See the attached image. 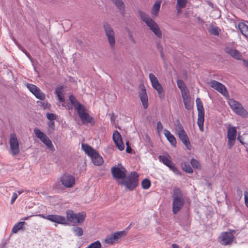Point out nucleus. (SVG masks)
Instances as JSON below:
<instances>
[{
    "instance_id": "f257e3e1",
    "label": "nucleus",
    "mask_w": 248,
    "mask_h": 248,
    "mask_svg": "<svg viewBox=\"0 0 248 248\" xmlns=\"http://www.w3.org/2000/svg\"><path fill=\"white\" fill-rule=\"evenodd\" d=\"M39 216L51 222L63 225L67 224V221L72 223H80L85 220L86 217L84 213L76 214L72 210H69L66 212V219L64 217L56 215H48L46 216L40 215Z\"/></svg>"
},
{
    "instance_id": "f03ea898",
    "label": "nucleus",
    "mask_w": 248,
    "mask_h": 248,
    "mask_svg": "<svg viewBox=\"0 0 248 248\" xmlns=\"http://www.w3.org/2000/svg\"><path fill=\"white\" fill-rule=\"evenodd\" d=\"M172 212L177 214L183 207L188 199L183 194L180 188L174 187L172 192Z\"/></svg>"
},
{
    "instance_id": "7ed1b4c3",
    "label": "nucleus",
    "mask_w": 248,
    "mask_h": 248,
    "mask_svg": "<svg viewBox=\"0 0 248 248\" xmlns=\"http://www.w3.org/2000/svg\"><path fill=\"white\" fill-rule=\"evenodd\" d=\"M138 13L141 20L145 23L155 35L157 37L161 38L162 36V32L157 23L144 12L139 10Z\"/></svg>"
},
{
    "instance_id": "20e7f679",
    "label": "nucleus",
    "mask_w": 248,
    "mask_h": 248,
    "mask_svg": "<svg viewBox=\"0 0 248 248\" xmlns=\"http://www.w3.org/2000/svg\"><path fill=\"white\" fill-rule=\"evenodd\" d=\"M125 179L119 182V184L124 186L129 190H134L138 185L139 174L133 171Z\"/></svg>"
},
{
    "instance_id": "39448f33",
    "label": "nucleus",
    "mask_w": 248,
    "mask_h": 248,
    "mask_svg": "<svg viewBox=\"0 0 248 248\" xmlns=\"http://www.w3.org/2000/svg\"><path fill=\"white\" fill-rule=\"evenodd\" d=\"M103 27L110 48L113 49L116 45L115 32L110 25L107 22L104 24Z\"/></svg>"
},
{
    "instance_id": "423d86ee",
    "label": "nucleus",
    "mask_w": 248,
    "mask_h": 248,
    "mask_svg": "<svg viewBox=\"0 0 248 248\" xmlns=\"http://www.w3.org/2000/svg\"><path fill=\"white\" fill-rule=\"evenodd\" d=\"M229 104L232 110L237 114L243 117H246L248 116V112L238 101L231 99L229 101Z\"/></svg>"
},
{
    "instance_id": "0eeeda50",
    "label": "nucleus",
    "mask_w": 248,
    "mask_h": 248,
    "mask_svg": "<svg viewBox=\"0 0 248 248\" xmlns=\"http://www.w3.org/2000/svg\"><path fill=\"white\" fill-rule=\"evenodd\" d=\"M33 132L36 136L40 139V140L46 145V146L51 151L54 150V147L52 143L51 140L40 129L35 128Z\"/></svg>"
},
{
    "instance_id": "6e6552de",
    "label": "nucleus",
    "mask_w": 248,
    "mask_h": 248,
    "mask_svg": "<svg viewBox=\"0 0 248 248\" xmlns=\"http://www.w3.org/2000/svg\"><path fill=\"white\" fill-rule=\"evenodd\" d=\"M126 235V232L125 231L117 232L109 235H108L105 238V241L107 244L113 245L119 242Z\"/></svg>"
},
{
    "instance_id": "1a4fd4ad",
    "label": "nucleus",
    "mask_w": 248,
    "mask_h": 248,
    "mask_svg": "<svg viewBox=\"0 0 248 248\" xmlns=\"http://www.w3.org/2000/svg\"><path fill=\"white\" fill-rule=\"evenodd\" d=\"M9 144L11 154L14 156L18 154L20 152L19 143L16 136L15 133L10 134Z\"/></svg>"
},
{
    "instance_id": "9d476101",
    "label": "nucleus",
    "mask_w": 248,
    "mask_h": 248,
    "mask_svg": "<svg viewBox=\"0 0 248 248\" xmlns=\"http://www.w3.org/2000/svg\"><path fill=\"white\" fill-rule=\"evenodd\" d=\"M219 242L223 245H229L232 244L234 239L232 232H222L219 238Z\"/></svg>"
},
{
    "instance_id": "9b49d317",
    "label": "nucleus",
    "mask_w": 248,
    "mask_h": 248,
    "mask_svg": "<svg viewBox=\"0 0 248 248\" xmlns=\"http://www.w3.org/2000/svg\"><path fill=\"white\" fill-rule=\"evenodd\" d=\"M26 87L36 98L41 100H44L45 99V94L42 92L41 90L36 85L30 83H27L26 84Z\"/></svg>"
},
{
    "instance_id": "f8f14e48",
    "label": "nucleus",
    "mask_w": 248,
    "mask_h": 248,
    "mask_svg": "<svg viewBox=\"0 0 248 248\" xmlns=\"http://www.w3.org/2000/svg\"><path fill=\"white\" fill-rule=\"evenodd\" d=\"M77 112L83 124L85 123H90L92 124H94L93 118L85 112V109L83 107L78 110Z\"/></svg>"
},
{
    "instance_id": "ddd939ff",
    "label": "nucleus",
    "mask_w": 248,
    "mask_h": 248,
    "mask_svg": "<svg viewBox=\"0 0 248 248\" xmlns=\"http://www.w3.org/2000/svg\"><path fill=\"white\" fill-rule=\"evenodd\" d=\"M112 176L115 179H124L126 177V170L124 167L121 168L113 167L111 169Z\"/></svg>"
},
{
    "instance_id": "4468645a",
    "label": "nucleus",
    "mask_w": 248,
    "mask_h": 248,
    "mask_svg": "<svg viewBox=\"0 0 248 248\" xmlns=\"http://www.w3.org/2000/svg\"><path fill=\"white\" fill-rule=\"evenodd\" d=\"M62 185L67 188L72 187L75 184V178L71 175L64 174L60 179Z\"/></svg>"
},
{
    "instance_id": "2eb2a0df",
    "label": "nucleus",
    "mask_w": 248,
    "mask_h": 248,
    "mask_svg": "<svg viewBox=\"0 0 248 248\" xmlns=\"http://www.w3.org/2000/svg\"><path fill=\"white\" fill-rule=\"evenodd\" d=\"M211 87L223 95L226 96L228 94V92L226 87L222 83L215 80H212L209 83Z\"/></svg>"
},
{
    "instance_id": "dca6fc26",
    "label": "nucleus",
    "mask_w": 248,
    "mask_h": 248,
    "mask_svg": "<svg viewBox=\"0 0 248 248\" xmlns=\"http://www.w3.org/2000/svg\"><path fill=\"white\" fill-rule=\"evenodd\" d=\"M113 140L117 148L122 151L124 148V144L122 141L121 134L117 130H115L113 134Z\"/></svg>"
},
{
    "instance_id": "f3484780",
    "label": "nucleus",
    "mask_w": 248,
    "mask_h": 248,
    "mask_svg": "<svg viewBox=\"0 0 248 248\" xmlns=\"http://www.w3.org/2000/svg\"><path fill=\"white\" fill-rule=\"evenodd\" d=\"M139 97L144 109H147L148 107V98L146 93V89L144 87L140 89L139 92Z\"/></svg>"
},
{
    "instance_id": "a211bd4d",
    "label": "nucleus",
    "mask_w": 248,
    "mask_h": 248,
    "mask_svg": "<svg viewBox=\"0 0 248 248\" xmlns=\"http://www.w3.org/2000/svg\"><path fill=\"white\" fill-rule=\"evenodd\" d=\"M177 135L182 142L186 146V148L190 150L191 147L190 143L188 137L185 131L178 133Z\"/></svg>"
},
{
    "instance_id": "6ab92c4d",
    "label": "nucleus",
    "mask_w": 248,
    "mask_h": 248,
    "mask_svg": "<svg viewBox=\"0 0 248 248\" xmlns=\"http://www.w3.org/2000/svg\"><path fill=\"white\" fill-rule=\"evenodd\" d=\"M237 134L236 128L235 126H232L230 124L228 125L227 130V138L229 140H235Z\"/></svg>"
},
{
    "instance_id": "aec40b11",
    "label": "nucleus",
    "mask_w": 248,
    "mask_h": 248,
    "mask_svg": "<svg viewBox=\"0 0 248 248\" xmlns=\"http://www.w3.org/2000/svg\"><path fill=\"white\" fill-rule=\"evenodd\" d=\"M149 78L151 82L152 87L155 90L162 87L159 82L157 78L153 73L149 74Z\"/></svg>"
},
{
    "instance_id": "412c9836",
    "label": "nucleus",
    "mask_w": 248,
    "mask_h": 248,
    "mask_svg": "<svg viewBox=\"0 0 248 248\" xmlns=\"http://www.w3.org/2000/svg\"><path fill=\"white\" fill-rule=\"evenodd\" d=\"M90 157L92 158L93 163L95 165L100 166L103 163V159L102 157L96 151H95Z\"/></svg>"
},
{
    "instance_id": "4be33fe9",
    "label": "nucleus",
    "mask_w": 248,
    "mask_h": 248,
    "mask_svg": "<svg viewBox=\"0 0 248 248\" xmlns=\"http://www.w3.org/2000/svg\"><path fill=\"white\" fill-rule=\"evenodd\" d=\"M164 134L167 140L170 142L172 146H175L176 140L175 137L171 134L170 132L167 129L164 130Z\"/></svg>"
},
{
    "instance_id": "5701e85b",
    "label": "nucleus",
    "mask_w": 248,
    "mask_h": 248,
    "mask_svg": "<svg viewBox=\"0 0 248 248\" xmlns=\"http://www.w3.org/2000/svg\"><path fill=\"white\" fill-rule=\"evenodd\" d=\"M225 50L226 53L231 55L234 58L237 60H240L241 59V56L238 51L236 49L230 47H226Z\"/></svg>"
},
{
    "instance_id": "b1692460",
    "label": "nucleus",
    "mask_w": 248,
    "mask_h": 248,
    "mask_svg": "<svg viewBox=\"0 0 248 248\" xmlns=\"http://www.w3.org/2000/svg\"><path fill=\"white\" fill-rule=\"evenodd\" d=\"M158 159L160 162H162L166 166H169V164L172 162L171 157L168 153L164 155H159Z\"/></svg>"
},
{
    "instance_id": "393cba45",
    "label": "nucleus",
    "mask_w": 248,
    "mask_h": 248,
    "mask_svg": "<svg viewBox=\"0 0 248 248\" xmlns=\"http://www.w3.org/2000/svg\"><path fill=\"white\" fill-rule=\"evenodd\" d=\"M204 121V113H199L198 115L197 124L201 131L204 130L203 123Z\"/></svg>"
},
{
    "instance_id": "a878e982",
    "label": "nucleus",
    "mask_w": 248,
    "mask_h": 248,
    "mask_svg": "<svg viewBox=\"0 0 248 248\" xmlns=\"http://www.w3.org/2000/svg\"><path fill=\"white\" fill-rule=\"evenodd\" d=\"M122 14H124V4L122 0H111Z\"/></svg>"
},
{
    "instance_id": "bb28decb",
    "label": "nucleus",
    "mask_w": 248,
    "mask_h": 248,
    "mask_svg": "<svg viewBox=\"0 0 248 248\" xmlns=\"http://www.w3.org/2000/svg\"><path fill=\"white\" fill-rule=\"evenodd\" d=\"M69 99L77 111L83 107L78 101L77 100L76 98L73 95H70L69 96Z\"/></svg>"
},
{
    "instance_id": "cd10ccee",
    "label": "nucleus",
    "mask_w": 248,
    "mask_h": 248,
    "mask_svg": "<svg viewBox=\"0 0 248 248\" xmlns=\"http://www.w3.org/2000/svg\"><path fill=\"white\" fill-rule=\"evenodd\" d=\"M238 27L242 34L248 38V26L244 23H239Z\"/></svg>"
},
{
    "instance_id": "c85d7f7f",
    "label": "nucleus",
    "mask_w": 248,
    "mask_h": 248,
    "mask_svg": "<svg viewBox=\"0 0 248 248\" xmlns=\"http://www.w3.org/2000/svg\"><path fill=\"white\" fill-rule=\"evenodd\" d=\"M82 149L84 150L85 153L87 154L88 155H89V156L92 155L96 151L90 146L88 145L87 144H82Z\"/></svg>"
},
{
    "instance_id": "c756f323",
    "label": "nucleus",
    "mask_w": 248,
    "mask_h": 248,
    "mask_svg": "<svg viewBox=\"0 0 248 248\" xmlns=\"http://www.w3.org/2000/svg\"><path fill=\"white\" fill-rule=\"evenodd\" d=\"M26 224L24 221H20L16 223L12 228V232L14 233H17L19 230L22 229L23 226Z\"/></svg>"
},
{
    "instance_id": "7c9ffc66",
    "label": "nucleus",
    "mask_w": 248,
    "mask_h": 248,
    "mask_svg": "<svg viewBox=\"0 0 248 248\" xmlns=\"http://www.w3.org/2000/svg\"><path fill=\"white\" fill-rule=\"evenodd\" d=\"M196 103L198 113H204L202 103L199 98H197Z\"/></svg>"
},
{
    "instance_id": "2f4dec72",
    "label": "nucleus",
    "mask_w": 248,
    "mask_h": 248,
    "mask_svg": "<svg viewBox=\"0 0 248 248\" xmlns=\"http://www.w3.org/2000/svg\"><path fill=\"white\" fill-rule=\"evenodd\" d=\"M160 1H157L154 3L152 8V13L153 15H156L158 14L160 8Z\"/></svg>"
},
{
    "instance_id": "473e14b6",
    "label": "nucleus",
    "mask_w": 248,
    "mask_h": 248,
    "mask_svg": "<svg viewBox=\"0 0 248 248\" xmlns=\"http://www.w3.org/2000/svg\"><path fill=\"white\" fill-rule=\"evenodd\" d=\"M55 93L57 94L60 102H63L64 99L62 96V87H60L55 90Z\"/></svg>"
},
{
    "instance_id": "72a5a7b5",
    "label": "nucleus",
    "mask_w": 248,
    "mask_h": 248,
    "mask_svg": "<svg viewBox=\"0 0 248 248\" xmlns=\"http://www.w3.org/2000/svg\"><path fill=\"white\" fill-rule=\"evenodd\" d=\"M187 0H177L176 9H181L186 7Z\"/></svg>"
},
{
    "instance_id": "f704fd0d",
    "label": "nucleus",
    "mask_w": 248,
    "mask_h": 248,
    "mask_svg": "<svg viewBox=\"0 0 248 248\" xmlns=\"http://www.w3.org/2000/svg\"><path fill=\"white\" fill-rule=\"evenodd\" d=\"M72 231L75 235L77 236H81L83 233L82 229L79 227H75L72 228Z\"/></svg>"
},
{
    "instance_id": "c9c22d12",
    "label": "nucleus",
    "mask_w": 248,
    "mask_h": 248,
    "mask_svg": "<svg viewBox=\"0 0 248 248\" xmlns=\"http://www.w3.org/2000/svg\"><path fill=\"white\" fill-rule=\"evenodd\" d=\"M183 100L185 105V108L187 110H190L191 108L190 97L186 98L184 97V98H183Z\"/></svg>"
},
{
    "instance_id": "e433bc0d",
    "label": "nucleus",
    "mask_w": 248,
    "mask_h": 248,
    "mask_svg": "<svg viewBox=\"0 0 248 248\" xmlns=\"http://www.w3.org/2000/svg\"><path fill=\"white\" fill-rule=\"evenodd\" d=\"M142 187L144 189H148L151 186V182L148 179H144L141 182Z\"/></svg>"
},
{
    "instance_id": "4c0bfd02",
    "label": "nucleus",
    "mask_w": 248,
    "mask_h": 248,
    "mask_svg": "<svg viewBox=\"0 0 248 248\" xmlns=\"http://www.w3.org/2000/svg\"><path fill=\"white\" fill-rule=\"evenodd\" d=\"M182 169L184 171L187 173H192L193 170L192 167L188 163H184L182 166Z\"/></svg>"
},
{
    "instance_id": "58836bf2",
    "label": "nucleus",
    "mask_w": 248,
    "mask_h": 248,
    "mask_svg": "<svg viewBox=\"0 0 248 248\" xmlns=\"http://www.w3.org/2000/svg\"><path fill=\"white\" fill-rule=\"evenodd\" d=\"M156 91H157V92L158 93V96H159V98L161 100H164L165 97V92H164L163 87H162L156 90Z\"/></svg>"
},
{
    "instance_id": "ea45409f",
    "label": "nucleus",
    "mask_w": 248,
    "mask_h": 248,
    "mask_svg": "<svg viewBox=\"0 0 248 248\" xmlns=\"http://www.w3.org/2000/svg\"><path fill=\"white\" fill-rule=\"evenodd\" d=\"M175 126L176 127V130L177 134L185 131L184 129L183 126H182V125L180 123L179 121L177 120L176 121Z\"/></svg>"
},
{
    "instance_id": "a19ab883",
    "label": "nucleus",
    "mask_w": 248,
    "mask_h": 248,
    "mask_svg": "<svg viewBox=\"0 0 248 248\" xmlns=\"http://www.w3.org/2000/svg\"><path fill=\"white\" fill-rule=\"evenodd\" d=\"M102 245L100 241H96L91 243L87 248H101Z\"/></svg>"
},
{
    "instance_id": "79ce46f5",
    "label": "nucleus",
    "mask_w": 248,
    "mask_h": 248,
    "mask_svg": "<svg viewBox=\"0 0 248 248\" xmlns=\"http://www.w3.org/2000/svg\"><path fill=\"white\" fill-rule=\"evenodd\" d=\"M167 167L170 169V170L172 171L174 173L176 174H180V172L176 166L171 162L169 164V166H167Z\"/></svg>"
},
{
    "instance_id": "37998d69",
    "label": "nucleus",
    "mask_w": 248,
    "mask_h": 248,
    "mask_svg": "<svg viewBox=\"0 0 248 248\" xmlns=\"http://www.w3.org/2000/svg\"><path fill=\"white\" fill-rule=\"evenodd\" d=\"M182 98L190 97L189 95L188 90L187 87H186L183 89L180 90Z\"/></svg>"
},
{
    "instance_id": "c03bdc74",
    "label": "nucleus",
    "mask_w": 248,
    "mask_h": 248,
    "mask_svg": "<svg viewBox=\"0 0 248 248\" xmlns=\"http://www.w3.org/2000/svg\"><path fill=\"white\" fill-rule=\"evenodd\" d=\"M190 164L192 167L194 168L199 169L200 168V164L199 162L194 158H192L190 160Z\"/></svg>"
},
{
    "instance_id": "a18cd8bd",
    "label": "nucleus",
    "mask_w": 248,
    "mask_h": 248,
    "mask_svg": "<svg viewBox=\"0 0 248 248\" xmlns=\"http://www.w3.org/2000/svg\"><path fill=\"white\" fill-rule=\"evenodd\" d=\"M177 85L180 90L183 89L186 87L185 83L182 79H178L177 80Z\"/></svg>"
},
{
    "instance_id": "49530a36",
    "label": "nucleus",
    "mask_w": 248,
    "mask_h": 248,
    "mask_svg": "<svg viewBox=\"0 0 248 248\" xmlns=\"http://www.w3.org/2000/svg\"><path fill=\"white\" fill-rule=\"evenodd\" d=\"M46 116L47 119L49 121H54L56 119V116L55 114L51 113H47Z\"/></svg>"
},
{
    "instance_id": "de8ad7c7",
    "label": "nucleus",
    "mask_w": 248,
    "mask_h": 248,
    "mask_svg": "<svg viewBox=\"0 0 248 248\" xmlns=\"http://www.w3.org/2000/svg\"><path fill=\"white\" fill-rule=\"evenodd\" d=\"M163 128V125L161 124V123L160 121H158L157 123V125H156V129H157V132L160 133L162 131Z\"/></svg>"
},
{
    "instance_id": "09e8293b",
    "label": "nucleus",
    "mask_w": 248,
    "mask_h": 248,
    "mask_svg": "<svg viewBox=\"0 0 248 248\" xmlns=\"http://www.w3.org/2000/svg\"><path fill=\"white\" fill-rule=\"evenodd\" d=\"M210 32L215 35H218V31L217 28L216 27H212L210 31Z\"/></svg>"
},
{
    "instance_id": "8fccbe9b",
    "label": "nucleus",
    "mask_w": 248,
    "mask_h": 248,
    "mask_svg": "<svg viewBox=\"0 0 248 248\" xmlns=\"http://www.w3.org/2000/svg\"><path fill=\"white\" fill-rule=\"evenodd\" d=\"M245 202L246 206L248 208V191H246L244 192Z\"/></svg>"
},
{
    "instance_id": "3c124183",
    "label": "nucleus",
    "mask_w": 248,
    "mask_h": 248,
    "mask_svg": "<svg viewBox=\"0 0 248 248\" xmlns=\"http://www.w3.org/2000/svg\"><path fill=\"white\" fill-rule=\"evenodd\" d=\"M54 124H55V122H54V121H50L48 123H47V125L48 126V127L52 129V130H54Z\"/></svg>"
},
{
    "instance_id": "603ef678",
    "label": "nucleus",
    "mask_w": 248,
    "mask_h": 248,
    "mask_svg": "<svg viewBox=\"0 0 248 248\" xmlns=\"http://www.w3.org/2000/svg\"><path fill=\"white\" fill-rule=\"evenodd\" d=\"M17 197V195L16 193H14L11 200V203L12 204L14 203L16 200Z\"/></svg>"
},
{
    "instance_id": "864d4df0",
    "label": "nucleus",
    "mask_w": 248,
    "mask_h": 248,
    "mask_svg": "<svg viewBox=\"0 0 248 248\" xmlns=\"http://www.w3.org/2000/svg\"><path fill=\"white\" fill-rule=\"evenodd\" d=\"M234 143V141H233V140H228V147L229 149H231L232 146L233 145Z\"/></svg>"
},
{
    "instance_id": "5fc2aeb1",
    "label": "nucleus",
    "mask_w": 248,
    "mask_h": 248,
    "mask_svg": "<svg viewBox=\"0 0 248 248\" xmlns=\"http://www.w3.org/2000/svg\"><path fill=\"white\" fill-rule=\"evenodd\" d=\"M126 145H127V147H126V152L127 153H131V152H132L131 148L129 146V145L128 144L127 142L126 143Z\"/></svg>"
},
{
    "instance_id": "6e6d98bb",
    "label": "nucleus",
    "mask_w": 248,
    "mask_h": 248,
    "mask_svg": "<svg viewBox=\"0 0 248 248\" xmlns=\"http://www.w3.org/2000/svg\"><path fill=\"white\" fill-rule=\"evenodd\" d=\"M157 47L160 52V55H161V58L164 60V54L163 53L162 48L161 47H160L158 45H157Z\"/></svg>"
},
{
    "instance_id": "4d7b16f0",
    "label": "nucleus",
    "mask_w": 248,
    "mask_h": 248,
    "mask_svg": "<svg viewBox=\"0 0 248 248\" xmlns=\"http://www.w3.org/2000/svg\"><path fill=\"white\" fill-rule=\"evenodd\" d=\"M18 47L24 53H25L26 51V50L23 47H22L21 46L18 45Z\"/></svg>"
},
{
    "instance_id": "13d9d810",
    "label": "nucleus",
    "mask_w": 248,
    "mask_h": 248,
    "mask_svg": "<svg viewBox=\"0 0 248 248\" xmlns=\"http://www.w3.org/2000/svg\"><path fill=\"white\" fill-rule=\"evenodd\" d=\"M115 119H116V117L114 116V115L113 114H112L111 115V117H110V120H111V121L112 122H114L115 120Z\"/></svg>"
},
{
    "instance_id": "bf43d9fd",
    "label": "nucleus",
    "mask_w": 248,
    "mask_h": 248,
    "mask_svg": "<svg viewBox=\"0 0 248 248\" xmlns=\"http://www.w3.org/2000/svg\"><path fill=\"white\" fill-rule=\"evenodd\" d=\"M237 194L240 196L241 197L242 196V192L241 190H240L239 189H238L237 190Z\"/></svg>"
},
{
    "instance_id": "052dcab7",
    "label": "nucleus",
    "mask_w": 248,
    "mask_h": 248,
    "mask_svg": "<svg viewBox=\"0 0 248 248\" xmlns=\"http://www.w3.org/2000/svg\"><path fill=\"white\" fill-rule=\"evenodd\" d=\"M172 248H180V247L178 245L176 244H173L172 245Z\"/></svg>"
},
{
    "instance_id": "680f3d73",
    "label": "nucleus",
    "mask_w": 248,
    "mask_h": 248,
    "mask_svg": "<svg viewBox=\"0 0 248 248\" xmlns=\"http://www.w3.org/2000/svg\"><path fill=\"white\" fill-rule=\"evenodd\" d=\"M24 53L30 59H31L30 54L27 51Z\"/></svg>"
},
{
    "instance_id": "e2e57ef3",
    "label": "nucleus",
    "mask_w": 248,
    "mask_h": 248,
    "mask_svg": "<svg viewBox=\"0 0 248 248\" xmlns=\"http://www.w3.org/2000/svg\"><path fill=\"white\" fill-rule=\"evenodd\" d=\"M31 216H28L23 218L22 219L24 220H28Z\"/></svg>"
},
{
    "instance_id": "0e129e2a",
    "label": "nucleus",
    "mask_w": 248,
    "mask_h": 248,
    "mask_svg": "<svg viewBox=\"0 0 248 248\" xmlns=\"http://www.w3.org/2000/svg\"><path fill=\"white\" fill-rule=\"evenodd\" d=\"M245 64L246 66L248 67V60L245 61Z\"/></svg>"
},
{
    "instance_id": "69168bd1",
    "label": "nucleus",
    "mask_w": 248,
    "mask_h": 248,
    "mask_svg": "<svg viewBox=\"0 0 248 248\" xmlns=\"http://www.w3.org/2000/svg\"><path fill=\"white\" fill-rule=\"evenodd\" d=\"M22 192H23V191H22V190L18 191V193L19 194H20L21 193H22Z\"/></svg>"
},
{
    "instance_id": "338daca9",
    "label": "nucleus",
    "mask_w": 248,
    "mask_h": 248,
    "mask_svg": "<svg viewBox=\"0 0 248 248\" xmlns=\"http://www.w3.org/2000/svg\"><path fill=\"white\" fill-rule=\"evenodd\" d=\"M131 225V224H130V225L129 226H128L127 228H126V230L129 229L130 228V226Z\"/></svg>"
},
{
    "instance_id": "774afa93",
    "label": "nucleus",
    "mask_w": 248,
    "mask_h": 248,
    "mask_svg": "<svg viewBox=\"0 0 248 248\" xmlns=\"http://www.w3.org/2000/svg\"><path fill=\"white\" fill-rule=\"evenodd\" d=\"M181 9L177 10L178 12V13H179V12L181 11Z\"/></svg>"
}]
</instances>
